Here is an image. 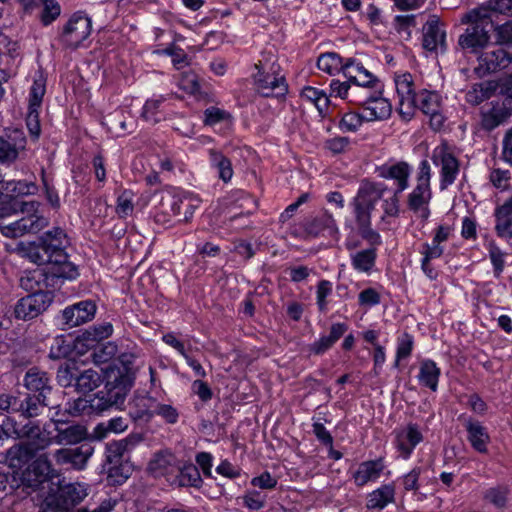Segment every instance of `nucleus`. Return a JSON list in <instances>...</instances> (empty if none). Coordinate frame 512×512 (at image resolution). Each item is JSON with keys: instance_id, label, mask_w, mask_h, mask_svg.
<instances>
[{"instance_id": "nucleus-1", "label": "nucleus", "mask_w": 512, "mask_h": 512, "mask_svg": "<svg viewBox=\"0 0 512 512\" xmlns=\"http://www.w3.org/2000/svg\"><path fill=\"white\" fill-rule=\"evenodd\" d=\"M385 190L384 184L364 179L349 202L359 235L368 242L370 248L377 249L382 244L381 235L372 228V212Z\"/></svg>"}, {"instance_id": "nucleus-2", "label": "nucleus", "mask_w": 512, "mask_h": 512, "mask_svg": "<svg viewBox=\"0 0 512 512\" xmlns=\"http://www.w3.org/2000/svg\"><path fill=\"white\" fill-rule=\"evenodd\" d=\"M23 430L26 439L11 447L7 454L9 466L16 469H21L37 452L46 449L54 441V438H51L49 433L38 425L29 423L24 426Z\"/></svg>"}, {"instance_id": "nucleus-3", "label": "nucleus", "mask_w": 512, "mask_h": 512, "mask_svg": "<svg viewBox=\"0 0 512 512\" xmlns=\"http://www.w3.org/2000/svg\"><path fill=\"white\" fill-rule=\"evenodd\" d=\"M253 74L256 90L265 97L284 95L287 84L281 67L271 53L262 54V58L254 65Z\"/></svg>"}, {"instance_id": "nucleus-4", "label": "nucleus", "mask_w": 512, "mask_h": 512, "mask_svg": "<svg viewBox=\"0 0 512 512\" xmlns=\"http://www.w3.org/2000/svg\"><path fill=\"white\" fill-rule=\"evenodd\" d=\"M432 171L429 162L424 159L419 163L416 175V184L408 193L406 205L416 217L425 223L430 215V202L432 199L431 189Z\"/></svg>"}, {"instance_id": "nucleus-5", "label": "nucleus", "mask_w": 512, "mask_h": 512, "mask_svg": "<svg viewBox=\"0 0 512 512\" xmlns=\"http://www.w3.org/2000/svg\"><path fill=\"white\" fill-rule=\"evenodd\" d=\"M48 275L56 278L75 279L78 276L77 267L68 261L65 251H60L54 255L53 261L49 267L44 269H35L26 276L21 277L20 282L25 290L48 287Z\"/></svg>"}, {"instance_id": "nucleus-6", "label": "nucleus", "mask_w": 512, "mask_h": 512, "mask_svg": "<svg viewBox=\"0 0 512 512\" xmlns=\"http://www.w3.org/2000/svg\"><path fill=\"white\" fill-rule=\"evenodd\" d=\"M155 204L151 210L154 222L164 228L173 225V219L182 211V202L179 198V189L167 187L153 195Z\"/></svg>"}, {"instance_id": "nucleus-7", "label": "nucleus", "mask_w": 512, "mask_h": 512, "mask_svg": "<svg viewBox=\"0 0 512 512\" xmlns=\"http://www.w3.org/2000/svg\"><path fill=\"white\" fill-rule=\"evenodd\" d=\"M431 160L435 166L440 167V190L447 189L455 182L460 171L459 161L450 145L442 141L432 150Z\"/></svg>"}, {"instance_id": "nucleus-8", "label": "nucleus", "mask_w": 512, "mask_h": 512, "mask_svg": "<svg viewBox=\"0 0 512 512\" xmlns=\"http://www.w3.org/2000/svg\"><path fill=\"white\" fill-rule=\"evenodd\" d=\"M344 76L356 89L357 95L383 90L382 82L354 58H347Z\"/></svg>"}, {"instance_id": "nucleus-9", "label": "nucleus", "mask_w": 512, "mask_h": 512, "mask_svg": "<svg viewBox=\"0 0 512 512\" xmlns=\"http://www.w3.org/2000/svg\"><path fill=\"white\" fill-rule=\"evenodd\" d=\"M442 98L437 91L420 89L413 101V113L415 108L421 110L424 114L428 115L430 120V127L434 131L442 129L445 123V117L441 112Z\"/></svg>"}, {"instance_id": "nucleus-10", "label": "nucleus", "mask_w": 512, "mask_h": 512, "mask_svg": "<svg viewBox=\"0 0 512 512\" xmlns=\"http://www.w3.org/2000/svg\"><path fill=\"white\" fill-rule=\"evenodd\" d=\"M34 293L21 298L15 305L14 314L19 320H31L42 314L52 303L53 295L43 288L33 289Z\"/></svg>"}, {"instance_id": "nucleus-11", "label": "nucleus", "mask_w": 512, "mask_h": 512, "mask_svg": "<svg viewBox=\"0 0 512 512\" xmlns=\"http://www.w3.org/2000/svg\"><path fill=\"white\" fill-rule=\"evenodd\" d=\"M352 103L362 107L363 118L366 122L381 121L390 117L392 106L388 99L383 97V90L353 97Z\"/></svg>"}, {"instance_id": "nucleus-12", "label": "nucleus", "mask_w": 512, "mask_h": 512, "mask_svg": "<svg viewBox=\"0 0 512 512\" xmlns=\"http://www.w3.org/2000/svg\"><path fill=\"white\" fill-rule=\"evenodd\" d=\"M91 29V19L83 12H75L63 26L60 41L68 48H77L89 37Z\"/></svg>"}, {"instance_id": "nucleus-13", "label": "nucleus", "mask_w": 512, "mask_h": 512, "mask_svg": "<svg viewBox=\"0 0 512 512\" xmlns=\"http://www.w3.org/2000/svg\"><path fill=\"white\" fill-rule=\"evenodd\" d=\"M394 83L399 99L398 112L405 121H409L413 117V101L417 94L414 77L409 72L395 74Z\"/></svg>"}, {"instance_id": "nucleus-14", "label": "nucleus", "mask_w": 512, "mask_h": 512, "mask_svg": "<svg viewBox=\"0 0 512 512\" xmlns=\"http://www.w3.org/2000/svg\"><path fill=\"white\" fill-rule=\"evenodd\" d=\"M27 214V216L14 222H0L1 233L5 237L16 238L27 233H37L47 226L48 221L45 217L36 214V212Z\"/></svg>"}, {"instance_id": "nucleus-15", "label": "nucleus", "mask_w": 512, "mask_h": 512, "mask_svg": "<svg viewBox=\"0 0 512 512\" xmlns=\"http://www.w3.org/2000/svg\"><path fill=\"white\" fill-rule=\"evenodd\" d=\"M394 435L395 448L405 460L410 458L416 446L424 439L420 426L412 422L395 429Z\"/></svg>"}, {"instance_id": "nucleus-16", "label": "nucleus", "mask_w": 512, "mask_h": 512, "mask_svg": "<svg viewBox=\"0 0 512 512\" xmlns=\"http://www.w3.org/2000/svg\"><path fill=\"white\" fill-rule=\"evenodd\" d=\"M488 26H492L487 20L476 22L469 26L465 32L459 37L458 44L465 50L477 53L479 50L487 46L490 40Z\"/></svg>"}, {"instance_id": "nucleus-17", "label": "nucleus", "mask_w": 512, "mask_h": 512, "mask_svg": "<svg viewBox=\"0 0 512 512\" xmlns=\"http://www.w3.org/2000/svg\"><path fill=\"white\" fill-rule=\"evenodd\" d=\"M423 47L430 52L447 50L446 31L436 15H431L423 26Z\"/></svg>"}, {"instance_id": "nucleus-18", "label": "nucleus", "mask_w": 512, "mask_h": 512, "mask_svg": "<svg viewBox=\"0 0 512 512\" xmlns=\"http://www.w3.org/2000/svg\"><path fill=\"white\" fill-rule=\"evenodd\" d=\"M380 178L392 180L395 185L396 194H401L409 187V180L412 173V166L405 161L385 163L377 167Z\"/></svg>"}, {"instance_id": "nucleus-19", "label": "nucleus", "mask_w": 512, "mask_h": 512, "mask_svg": "<svg viewBox=\"0 0 512 512\" xmlns=\"http://www.w3.org/2000/svg\"><path fill=\"white\" fill-rule=\"evenodd\" d=\"M97 306L92 300H83L62 311V321L68 328L77 327L94 319Z\"/></svg>"}, {"instance_id": "nucleus-20", "label": "nucleus", "mask_w": 512, "mask_h": 512, "mask_svg": "<svg viewBox=\"0 0 512 512\" xmlns=\"http://www.w3.org/2000/svg\"><path fill=\"white\" fill-rule=\"evenodd\" d=\"M106 372L107 382L104 390L108 395V401H111L113 406L123 404L134 382L131 374L126 372L124 375H119L115 371Z\"/></svg>"}, {"instance_id": "nucleus-21", "label": "nucleus", "mask_w": 512, "mask_h": 512, "mask_svg": "<svg viewBox=\"0 0 512 512\" xmlns=\"http://www.w3.org/2000/svg\"><path fill=\"white\" fill-rule=\"evenodd\" d=\"M94 452L90 444L75 448H61L55 451L54 459L58 465H70L76 470H83Z\"/></svg>"}, {"instance_id": "nucleus-22", "label": "nucleus", "mask_w": 512, "mask_h": 512, "mask_svg": "<svg viewBox=\"0 0 512 512\" xmlns=\"http://www.w3.org/2000/svg\"><path fill=\"white\" fill-rule=\"evenodd\" d=\"M478 66L475 68L476 73L483 77L489 73L504 69L512 62V55L505 49L497 48L495 50L483 53L478 58Z\"/></svg>"}, {"instance_id": "nucleus-23", "label": "nucleus", "mask_w": 512, "mask_h": 512, "mask_svg": "<svg viewBox=\"0 0 512 512\" xmlns=\"http://www.w3.org/2000/svg\"><path fill=\"white\" fill-rule=\"evenodd\" d=\"M385 469L382 458L368 460L360 463L352 475L356 486L363 487L369 482H376Z\"/></svg>"}, {"instance_id": "nucleus-24", "label": "nucleus", "mask_w": 512, "mask_h": 512, "mask_svg": "<svg viewBox=\"0 0 512 512\" xmlns=\"http://www.w3.org/2000/svg\"><path fill=\"white\" fill-rule=\"evenodd\" d=\"M510 116L511 111L505 101H492L491 107L482 112L481 126L486 131H492L506 122Z\"/></svg>"}, {"instance_id": "nucleus-25", "label": "nucleus", "mask_w": 512, "mask_h": 512, "mask_svg": "<svg viewBox=\"0 0 512 512\" xmlns=\"http://www.w3.org/2000/svg\"><path fill=\"white\" fill-rule=\"evenodd\" d=\"M57 476L52 464L46 454L38 456L28 467L26 479L30 485L42 483Z\"/></svg>"}, {"instance_id": "nucleus-26", "label": "nucleus", "mask_w": 512, "mask_h": 512, "mask_svg": "<svg viewBox=\"0 0 512 512\" xmlns=\"http://www.w3.org/2000/svg\"><path fill=\"white\" fill-rule=\"evenodd\" d=\"M309 231L315 235L331 237L335 241H338L340 238V231L336 220L328 211H324L311 221Z\"/></svg>"}, {"instance_id": "nucleus-27", "label": "nucleus", "mask_w": 512, "mask_h": 512, "mask_svg": "<svg viewBox=\"0 0 512 512\" xmlns=\"http://www.w3.org/2000/svg\"><path fill=\"white\" fill-rule=\"evenodd\" d=\"M348 330L345 323H333L329 335H322L309 346V351L315 355H322L328 351Z\"/></svg>"}, {"instance_id": "nucleus-28", "label": "nucleus", "mask_w": 512, "mask_h": 512, "mask_svg": "<svg viewBox=\"0 0 512 512\" xmlns=\"http://www.w3.org/2000/svg\"><path fill=\"white\" fill-rule=\"evenodd\" d=\"M394 483L381 485L367 495L366 507L370 510H382L395 502Z\"/></svg>"}, {"instance_id": "nucleus-29", "label": "nucleus", "mask_w": 512, "mask_h": 512, "mask_svg": "<svg viewBox=\"0 0 512 512\" xmlns=\"http://www.w3.org/2000/svg\"><path fill=\"white\" fill-rule=\"evenodd\" d=\"M467 438L474 450L479 453H486L490 442V436L486 428L479 422L468 419L465 422Z\"/></svg>"}, {"instance_id": "nucleus-30", "label": "nucleus", "mask_w": 512, "mask_h": 512, "mask_svg": "<svg viewBox=\"0 0 512 512\" xmlns=\"http://www.w3.org/2000/svg\"><path fill=\"white\" fill-rule=\"evenodd\" d=\"M24 385L30 392L47 396L51 392L50 378L47 373L37 368H30L24 377Z\"/></svg>"}, {"instance_id": "nucleus-31", "label": "nucleus", "mask_w": 512, "mask_h": 512, "mask_svg": "<svg viewBox=\"0 0 512 512\" xmlns=\"http://www.w3.org/2000/svg\"><path fill=\"white\" fill-rule=\"evenodd\" d=\"M440 375L441 370L436 362L431 359H425L420 363L417 379L421 386L436 392Z\"/></svg>"}, {"instance_id": "nucleus-32", "label": "nucleus", "mask_w": 512, "mask_h": 512, "mask_svg": "<svg viewBox=\"0 0 512 512\" xmlns=\"http://www.w3.org/2000/svg\"><path fill=\"white\" fill-rule=\"evenodd\" d=\"M135 419L149 420L154 415L162 417L167 423L175 424L178 421L179 413L175 407L169 404L157 403L153 410L142 409L139 411H130Z\"/></svg>"}, {"instance_id": "nucleus-33", "label": "nucleus", "mask_w": 512, "mask_h": 512, "mask_svg": "<svg viewBox=\"0 0 512 512\" xmlns=\"http://www.w3.org/2000/svg\"><path fill=\"white\" fill-rule=\"evenodd\" d=\"M22 251L25 257L39 266L49 267L54 258V253L43 240L39 244L28 243L22 246Z\"/></svg>"}, {"instance_id": "nucleus-34", "label": "nucleus", "mask_w": 512, "mask_h": 512, "mask_svg": "<svg viewBox=\"0 0 512 512\" xmlns=\"http://www.w3.org/2000/svg\"><path fill=\"white\" fill-rule=\"evenodd\" d=\"M54 442L58 445H73L87 438V430L82 425H70L65 428H56Z\"/></svg>"}, {"instance_id": "nucleus-35", "label": "nucleus", "mask_w": 512, "mask_h": 512, "mask_svg": "<svg viewBox=\"0 0 512 512\" xmlns=\"http://www.w3.org/2000/svg\"><path fill=\"white\" fill-rule=\"evenodd\" d=\"M347 59H343L335 52H326L321 54L317 60V67L319 70L329 74L335 75L340 72L345 75Z\"/></svg>"}, {"instance_id": "nucleus-36", "label": "nucleus", "mask_w": 512, "mask_h": 512, "mask_svg": "<svg viewBox=\"0 0 512 512\" xmlns=\"http://www.w3.org/2000/svg\"><path fill=\"white\" fill-rule=\"evenodd\" d=\"M166 98L163 95L153 96L143 105L141 117L150 124H156L164 118L163 105Z\"/></svg>"}, {"instance_id": "nucleus-37", "label": "nucleus", "mask_w": 512, "mask_h": 512, "mask_svg": "<svg viewBox=\"0 0 512 512\" xmlns=\"http://www.w3.org/2000/svg\"><path fill=\"white\" fill-rule=\"evenodd\" d=\"M210 165L218 172L219 178L224 182H229L233 176L231 161L219 150H208Z\"/></svg>"}, {"instance_id": "nucleus-38", "label": "nucleus", "mask_w": 512, "mask_h": 512, "mask_svg": "<svg viewBox=\"0 0 512 512\" xmlns=\"http://www.w3.org/2000/svg\"><path fill=\"white\" fill-rule=\"evenodd\" d=\"M453 234V228L448 224H441L438 225L434 229L433 238L431 243H424L422 245V249L427 252H435L437 251L436 255L442 256L444 253V247L442 246V243L449 240V238Z\"/></svg>"}, {"instance_id": "nucleus-39", "label": "nucleus", "mask_w": 512, "mask_h": 512, "mask_svg": "<svg viewBox=\"0 0 512 512\" xmlns=\"http://www.w3.org/2000/svg\"><path fill=\"white\" fill-rule=\"evenodd\" d=\"M88 495V485L70 483L60 489V498L66 506H74L83 501Z\"/></svg>"}, {"instance_id": "nucleus-40", "label": "nucleus", "mask_w": 512, "mask_h": 512, "mask_svg": "<svg viewBox=\"0 0 512 512\" xmlns=\"http://www.w3.org/2000/svg\"><path fill=\"white\" fill-rule=\"evenodd\" d=\"M38 202L36 201H18L16 199L3 203L0 207V222H6V219L12 215L21 213L37 212Z\"/></svg>"}, {"instance_id": "nucleus-41", "label": "nucleus", "mask_w": 512, "mask_h": 512, "mask_svg": "<svg viewBox=\"0 0 512 512\" xmlns=\"http://www.w3.org/2000/svg\"><path fill=\"white\" fill-rule=\"evenodd\" d=\"M376 258V248L364 249L351 255V265L358 272L369 273L375 266Z\"/></svg>"}, {"instance_id": "nucleus-42", "label": "nucleus", "mask_w": 512, "mask_h": 512, "mask_svg": "<svg viewBox=\"0 0 512 512\" xmlns=\"http://www.w3.org/2000/svg\"><path fill=\"white\" fill-rule=\"evenodd\" d=\"M128 428V421L123 417L111 418L107 422L99 423L93 430V438L104 439L109 433H122Z\"/></svg>"}, {"instance_id": "nucleus-43", "label": "nucleus", "mask_w": 512, "mask_h": 512, "mask_svg": "<svg viewBox=\"0 0 512 512\" xmlns=\"http://www.w3.org/2000/svg\"><path fill=\"white\" fill-rule=\"evenodd\" d=\"M102 383L101 375L92 369L84 370L76 378L75 388L80 393H89Z\"/></svg>"}, {"instance_id": "nucleus-44", "label": "nucleus", "mask_w": 512, "mask_h": 512, "mask_svg": "<svg viewBox=\"0 0 512 512\" xmlns=\"http://www.w3.org/2000/svg\"><path fill=\"white\" fill-rule=\"evenodd\" d=\"M134 198L135 193L130 189H124L118 194L115 205V213L118 218L126 219L133 214Z\"/></svg>"}, {"instance_id": "nucleus-45", "label": "nucleus", "mask_w": 512, "mask_h": 512, "mask_svg": "<svg viewBox=\"0 0 512 512\" xmlns=\"http://www.w3.org/2000/svg\"><path fill=\"white\" fill-rule=\"evenodd\" d=\"M36 186L32 182L27 181H4L0 175V190L6 191L11 197L29 195L34 192Z\"/></svg>"}, {"instance_id": "nucleus-46", "label": "nucleus", "mask_w": 512, "mask_h": 512, "mask_svg": "<svg viewBox=\"0 0 512 512\" xmlns=\"http://www.w3.org/2000/svg\"><path fill=\"white\" fill-rule=\"evenodd\" d=\"M496 87L490 82L475 84L466 93V101L471 105H479L483 101L489 99L494 93Z\"/></svg>"}, {"instance_id": "nucleus-47", "label": "nucleus", "mask_w": 512, "mask_h": 512, "mask_svg": "<svg viewBox=\"0 0 512 512\" xmlns=\"http://www.w3.org/2000/svg\"><path fill=\"white\" fill-rule=\"evenodd\" d=\"M177 481L180 486L198 487L202 483L200 472L192 463L184 464L178 468Z\"/></svg>"}, {"instance_id": "nucleus-48", "label": "nucleus", "mask_w": 512, "mask_h": 512, "mask_svg": "<svg viewBox=\"0 0 512 512\" xmlns=\"http://www.w3.org/2000/svg\"><path fill=\"white\" fill-rule=\"evenodd\" d=\"M179 198L182 202V210H184V218L179 219V222L188 223L194 217V213L197 209H199L202 201L198 195L180 189Z\"/></svg>"}, {"instance_id": "nucleus-49", "label": "nucleus", "mask_w": 512, "mask_h": 512, "mask_svg": "<svg viewBox=\"0 0 512 512\" xmlns=\"http://www.w3.org/2000/svg\"><path fill=\"white\" fill-rule=\"evenodd\" d=\"M48 406L46 402V396H41L39 394L29 395L25 401H22V407L20 412L25 417H36L38 416L42 409Z\"/></svg>"}, {"instance_id": "nucleus-50", "label": "nucleus", "mask_w": 512, "mask_h": 512, "mask_svg": "<svg viewBox=\"0 0 512 512\" xmlns=\"http://www.w3.org/2000/svg\"><path fill=\"white\" fill-rule=\"evenodd\" d=\"M330 92L329 97H336L343 100H348L352 103L351 99L353 97H360V95L356 94V89H353L352 84L349 80L340 81L338 79H333L330 82Z\"/></svg>"}, {"instance_id": "nucleus-51", "label": "nucleus", "mask_w": 512, "mask_h": 512, "mask_svg": "<svg viewBox=\"0 0 512 512\" xmlns=\"http://www.w3.org/2000/svg\"><path fill=\"white\" fill-rule=\"evenodd\" d=\"M414 348V337L404 332L397 338L394 367H398L401 360L411 356Z\"/></svg>"}, {"instance_id": "nucleus-52", "label": "nucleus", "mask_w": 512, "mask_h": 512, "mask_svg": "<svg viewBox=\"0 0 512 512\" xmlns=\"http://www.w3.org/2000/svg\"><path fill=\"white\" fill-rule=\"evenodd\" d=\"M25 139L21 138L18 143L11 144L9 141L0 139V162L12 163L19 155V151L24 149Z\"/></svg>"}, {"instance_id": "nucleus-53", "label": "nucleus", "mask_w": 512, "mask_h": 512, "mask_svg": "<svg viewBox=\"0 0 512 512\" xmlns=\"http://www.w3.org/2000/svg\"><path fill=\"white\" fill-rule=\"evenodd\" d=\"M495 231L497 235L506 240L512 239V218L508 213H502V210L495 209Z\"/></svg>"}, {"instance_id": "nucleus-54", "label": "nucleus", "mask_w": 512, "mask_h": 512, "mask_svg": "<svg viewBox=\"0 0 512 512\" xmlns=\"http://www.w3.org/2000/svg\"><path fill=\"white\" fill-rule=\"evenodd\" d=\"M41 7L40 20L44 26L52 24L61 14V6L57 0H45Z\"/></svg>"}, {"instance_id": "nucleus-55", "label": "nucleus", "mask_w": 512, "mask_h": 512, "mask_svg": "<svg viewBox=\"0 0 512 512\" xmlns=\"http://www.w3.org/2000/svg\"><path fill=\"white\" fill-rule=\"evenodd\" d=\"M78 372L75 363L66 362L64 365H61L57 371L58 383L63 387L75 385Z\"/></svg>"}, {"instance_id": "nucleus-56", "label": "nucleus", "mask_w": 512, "mask_h": 512, "mask_svg": "<svg viewBox=\"0 0 512 512\" xmlns=\"http://www.w3.org/2000/svg\"><path fill=\"white\" fill-rule=\"evenodd\" d=\"M301 97L313 103L319 110L327 106L329 100L328 95L321 89L306 86L301 91Z\"/></svg>"}, {"instance_id": "nucleus-57", "label": "nucleus", "mask_w": 512, "mask_h": 512, "mask_svg": "<svg viewBox=\"0 0 512 512\" xmlns=\"http://www.w3.org/2000/svg\"><path fill=\"white\" fill-rule=\"evenodd\" d=\"M42 239L52 250L54 255L58 254L60 251H64L63 246L66 240V234L61 228H54L46 232Z\"/></svg>"}, {"instance_id": "nucleus-58", "label": "nucleus", "mask_w": 512, "mask_h": 512, "mask_svg": "<svg viewBox=\"0 0 512 512\" xmlns=\"http://www.w3.org/2000/svg\"><path fill=\"white\" fill-rule=\"evenodd\" d=\"M135 361V356L131 353H123L117 359V364L114 366H109L106 371H115V373H119V375H124L127 373L131 374L132 380L135 379V372L133 370V364Z\"/></svg>"}, {"instance_id": "nucleus-59", "label": "nucleus", "mask_w": 512, "mask_h": 512, "mask_svg": "<svg viewBox=\"0 0 512 512\" xmlns=\"http://www.w3.org/2000/svg\"><path fill=\"white\" fill-rule=\"evenodd\" d=\"M113 333V325L110 322H103L86 330L83 337L90 341H101L110 337Z\"/></svg>"}, {"instance_id": "nucleus-60", "label": "nucleus", "mask_w": 512, "mask_h": 512, "mask_svg": "<svg viewBox=\"0 0 512 512\" xmlns=\"http://www.w3.org/2000/svg\"><path fill=\"white\" fill-rule=\"evenodd\" d=\"M363 122H366L365 118H363V111L361 113L348 112L343 115L339 128L344 132H355L361 127Z\"/></svg>"}, {"instance_id": "nucleus-61", "label": "nucleus", "mask_w": 512, "mask_h": 512, "mask_svg": "<svg viewBox=\"0 0 512 512\" xmlns=\"http://www.w3.org/2000/svg\"><path fill=\"white\" fill-rule=\"evenodd\" d=\"M71 350L70 342L64 336H57L50 347L49 357L54 360L66 358Z\"/></svg>"}, {"instance_id": "nucleus-62", "label": "nucleus", "mask_w": 512, "mask_h": 512, "mask_svg": "<svg viewBox=\"0 0 512 512\" xmlns=\"http://www.w3.org/2000/svg\"><path fill=\"white\" fill-rule=\"evenodd\" d=\"M117 353V345L113 342H107L99 347H97L93 354V362L97 365L104 364L109 362Z\"/></svg>"}, {"instance_id": "nucleus-63", "label": "nucleus", "mask_w": 512, "mask_h": 512, "mask_svg": "<svg viewBox=\"0 0 512 512\" xmlns=\"http://www.w3.org/2000/svg\"><path fill=\"white\" fill-rule=\"evenodd\" d=\"M332 293V283L328 280H321L317 285L316 304L320 312L325 313L328 310L327 298Z\"/></svg>"}, {"instance_id": "nucleus-64", "label": "nucleus", "mask_w": 512, "mask_h": 512, "mask_svg": "<svg viewBox=\"0 0 512 512\" xmlns=\"http://www.w3.org/2000/svg\"><path fill=\"white\" fill-rule=\"evenodd\" d=\"M45 90V82L43 79L34 80L29 92L28 108H41Z\"/></svg>"}]
</instances>
